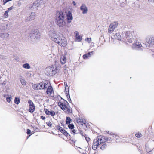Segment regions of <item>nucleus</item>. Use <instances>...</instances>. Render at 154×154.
I'll list each match as a JSON object with an SVG mask.
<instances>
[{
	"label": "nucleus",
	"mask_w": 154,
	"mask_h": 154,
	"mask_svg": "<svg viewBox=\"0 0 154 154\" xmlns=\"http://www.w3.org/2000/svg\"><path fill=\"white\" fill-rule=\"evenodd\" d=\"M111 136V138L113 139V140H115L116 142H118L119 141L118 140L119 138V137L118 136L116 135V134H113Z\"/></svg>",
	"instance_id": "23"
},
{
	"label": "nucleus",
	"mask_w": 154,
	"mask_h": 154,
	"mask_svg": "<svg viewBox=\"0 0 154 154\" xmlns=\"http://www.w3.org/2000/svg\"><path fill=\"white\" fill-rule=\"evenodd\" d=\"M91 56V53H88L84 55L83 56V59H86L88 58L89 57H90Z\"/></svg>",
	"instance_id": "28"
},
{
	"label": "nucleus",
	"mask_w": 154,
	"mask_h": 154,
	"mask_svg": "<svg viewBox=\"0 0 154 154\" xmlns=\"http://www.w3.org/2000/svg\"><path fill=\"white\" fill-rule=\"evenodd\" d=\"M86 140L87 141V142H88L89 141V140H90V139L88 137L87 135H85L84 136Z\"/></svg>",
	"instance_id": "41"
},
{
	"label": "nucleus",
	"mask_w": 154,
	"mask_h": 154,
	"mask_svg": "<svg viewBox=\"0 0 154 154\" xmlns=\"http://www.w3.org/2000/svg\"><path fill=\"white\" fill-rule=\"evenodd\" d=\"M148 1L150 2H154V0H148Z\"/></svg>",
	"instance_id": "53"
},
{
	"label": "nucleus",
	"mask_w": 154,
	"mask_h": 154,
	"mask_svg": "<svg viewBox=\"0 0 154 154\" xmlns=\"http://www.w3.org/2000/svg\"><path fill=\"white\" fill-rule=\"evenodd\" d=\"M58 104L61 109L64 111L65 113H69L72 112L71 109L68 105V103L67 101L59 102H58Z\"/></svg>",
	"instance_id": "4"
},
{
	"label": "nucleus",
	"mask_w": 154,
	"mask_h": 154,
	"mask_svg": "<svg viewBox=\"0 0 154 154\" xmlns=\"http://www.w3.org/2000/svg\"><path fill=\"white\" fill-rule=\"evenodd\" d=\"M11 0H3L4 4H5Z\"/></svg>",
	"instance_id": "45"
},
{
	"label": "nucleus",
	"mask_w": 154,
	"mask_h": 154,
	"mask_svg": "<svg viewBox=\"0 0 154 154\" xmlns=\"http://www.w3.org/2000/svg\"><path fill=\"white\" fill-rule=\"evenodd\" d=\"M48 35L50 38L56 42L60 39L61 34L59 32L52 30L49 31Z\"/></svg>",
	"instance_id": "5"
},
{
	"label": "nucleus",
	"mask_w": 154,
	"mask_h": 154,
	"mask_svg": "<svg viewBox=\"0 0 154 154\" xmlns=\"http://www.w3.org/2000/svg\"><path fill=\"white\" fill-rule=\"evenodd\" d=\"M64 84H65V86H67V84L66 83H64ZM65 87L66 88V87Z\"/></svg>",
	"instance_id": "51"
},
{
	"label": "nucleus",
	"mask_w": 154,
	"mask_h": 154,
	"mask_svg": "<svg viewBox=\"0 0 154 154\" xmlns=\"http://www.w3.org/2000/svg\"><path fill=\"white\" fill-rule=\"evenodd\" d=\"M57 129L66 136L67 137L68 136L69 134L62 127L58 126L57 127Z\"/></svg>",
	"instance_id": "17"
},
{
	"label": "nucleus",
	"mask_w": 154,
	"mask_h": 154,
	"mask_svg": "<svg viewBox=\"0 0 154 154\" xmlns=\"http://www.w3.org/2000/svg\"><path fill=\"white\" fill-rule=\"evenodd\" d=\"M40 6L45 4L46 3V0H37Z\"/></svg>",
	"instance_id": "27"
},
{
	"label": "nucleus",
	"mask_w": 154,
	"mask_h": 154,
	"mask_svg": "<svg viewBox=\"0 0 154 154\" xmlns=\"http://www.w3.org/2000/svg\"><path fill=\"white\" fill-rule=\"evenodd\" d=\"M13 7H11L10 8H8V10L7 11H8V12H9V11L13 9Z\"/></svg>",
	"instance_id": "44"
},
{
	"label": "nucleus",
	"mask_w": 154,
	"mask_h": 154,
	"mask_svg": "<svg viewBox=\"0 0 154 154\" xmlns=\"http://www.w3.org/2000/svg\"><path fill=\"white\" fill-rule=\"evenodd\" d=\"M8 11H5V13L4 14V17H5L7 18L8 17Z\"/></svg>",
	"instance_id": "36"
},
{
	"label": "nucleus",
	"mask_w": 154,
	"mask_h": 154,
	"mask_svg": "<svg viewBox=\"0 0 154 154\" xmlns=\"http://www.w3.org/2000/svg\"><path fill=\"white\" fill-rule=\"evenodd\" d=\"M147 42L149 44L154 45V37H150L147 38L146 40Z\"/></svg>",
	"instance_id": "21"
},
{
	"label": "nucleus",
	"mask_w": 154,
	"mask_h": 154,
	"mask_svg": "<svg viewBox=\"0 0 154 154\" xmlns=\"http://www.w3.org/2000/svg\"><path fill=\"white\" fill-rule=\"evenodd\" d=\"M35 12H31L26 18V20L27 21H30L34 20L35 17Z\"/></svg>",
	"instance_id": "12"
},
{
	"label": "nucleus",
	"mask_w": 154,
	"mask_h": 154,
	"mask_svg": "<svg viewBox=\"0 0 154 154\" xmlns=\"http://www.w3.org/2000/svg\"><path fill=\"white\" fill-rule=\"evenodd\" d=\"M11 96H10V97H6V100L7 101L8 103H9L10 102L11 100Z\"/></svg>",
	"instance_id": "39"
},
{
	"label": "nucleus",
	"mask_w": 154,
	"mask_h": 154,
	"mask_svg": "<svg viewBox=\"0 0 154 154\" xmlns=\"http://www.w3.org/2000/svg\"><path fill=\"white\" fill-rule=\"evenodd\" d=\"M43 83L41 82L40 83L34 84L33 85V88L35 89H43Z\"/></svg>",
	"instance_id": "15"
},
{
	"label": "nucleus",
	"mask_w": 154,
	"mask_h": 154,
	"mask_svg": "<svg viewBox=\"0 0 154 154\" xmlns=\"http://www.w3.org/2000/svg\"><path fill=\"white\" fill-rule=\"evenodd\" d=\"M19 80L21 83V84L23 86L26 85V82L23 79V78L22 77L20 78Z\"/></svg>",
	"instance_id": "22"
},
{
	"label": "nucleus",
	"mask_w": 154,
	"mask_h": 154,
	"mask_svg": "<svg viewBox=\"0 0 154 154\" xmlns=\"http://www.w3.org/2000/svg\"><path fill=\"white\" fill-rule=\"evenodd\" d=\"M41 117L42 118V119H45V117H43V116H41Z\"/></svg>",
	"instance_id": "52"
},
{
	"label": "nucleus",
	"mask_w": 154,
	"mask_h": 154,
	"mask_svg": "<svg viewBox=\"0 0 154 154\" xmlns=\"http://www.w3.org/2000/svg\"><path fill=\"white\" fill-rule=\"evenodd\" d=\"M67 53L65 52L64 54H62L60 56V61L62 64H64L66 63V59Z\"/></svg>",
	"instance_id": "11"
},
{
	"label": "nucleus",
	"mask_w": 154,
	"mask_h": 154,
	"mask_svg": "<svg viewBox=\"0 0 154 154\" xmlns=\"http://www.w3.org/2000/svg\"><path fill=\"white\" fill-rule=\"evenodd\" d=\"M73 20V17L71 13L69 11L66 15V20L67 23H70Z\"/></svg>",
	"instance_id": "14"
},
{
	"label": "nucleus",
	"mask_w": 154,
	"mask_h": 154,
	"mask_svg": "<svg viewBox=\"0 0 154 154\" xmlns=\"http://www.w3.org/2000/svg\"><path fill=\"white\" fill-rule=\"evenodd\" d=\"M66 65H65L64 66V70L65 72H66V71H68V68L67 67H66Z\"/></svg>",
	"instance_id": "42"
},
{
	"label": "nucleus",
	"mask_w": 154,
	"mask_h": 154,
	"mask_svg": "<svg viewBox=\"0 0 154 154\" xmlns=\"http://www.w3.org/2000/svg\"><path fill=\"white\" fill-rule=\"evenodd\" d=\"M56 114L55 112L53 111H51L50 112V115L52 116H54Z\"/></svg>",
	"instance_id": "35"
},
{
	"label": "nucleus",
	"mask_w": 154,
	"mask_h": 154,
	"mask_svg": "<svg viewBox=\"0 0 154 154\" xmlns=\"http://www.w3.org/2000/svg\"><path fill=\"white\" fill-rule=\"evenodd\" d=\"M79 134L82 135V136H83V134L82 132V131L81 130H79Z\"/></svg>",
	"instance_id": "47"
},
{
	"label": "nucleus",
	"mask_w": 154,
	"mask_h": 154,
	"mask_svg": "<svg viewBox=\"0 0 154 154\" xmlns=\"http://www.w3.org/2000/svg\"><path fill=\"white\" fill-rule=\"evenodd\" d=\"M132 47L134 48L140 49H141V47H142V46L140 42L137 41L133 44Z\"/></svg>",
	"instance_id": "13"
},
{
	"label": "nucleus",
	"mask_w": 154,
	"mask_h": 154,
	"mask_svg": "<svg viewBox=\"0 0 154 154\" xmlns=\"http://www.w3.org/2000/svg\"><path fill=\"white\" fill-rule=\"evenodd\" d=\"M107 139V137L103 136H99L97 137V138L94 140L92 146L93 149L95 150L99 145L105 142Z\"/></svg>",
	"instance_id": "3"
},
{
	"label": "nucleus",
	"mask_w": 154,
	"mask_h": 154,
	"mask_svg": "<svg viewBox=\"0 0 154 154\" xmlns=\"http://www.w3.org/2000/svg\"><path fill=\"white\" fill-rule=\"evenodd\" d=\"M20 101V99L19 97H16L14 100L15 103L17 105L19 104Z\"/></svg>",
	"instance_id": "25"
},
{
	"label": "nucleus",
	"mask_w": 154,
	"mask_h": 154,
	"mask_svg": "<svg viewBox=\"0 0 154 154\" xmlns=\"http://www.w3.org/2000/svg\"><path fill=\"white\" fill-rule=\"evenodd\" d=\"M56 42L57 43L63 47H65L67 45L66 40L64 37L61 38L60 37V39Z\"/></svg>",
	"instance_id": "9"
},
{
	"label": "nucleus",
	"mask_w": 154,
	"mask_h": 154,
	"mask_svg": "<svg viewBox=\"0 0 154 154\" xmlns=\"http://www.w3.org/2000/svg\"><path fill=\"white\" fill-rule=\"evenodd\" d=\"M85 41L88 42L89 43H90L91 42V38H87L85 39Z\"/></svg>",
	"instance_id": "34"
},
{
	"label": "nucleus",
	"mask_w": 154,
	"mask_h": 154,
	"mask_svg": "<svg viewBox=\"0 0 154 154\" xmlns=\"http://www.w3.org/2000/svg\"><path fill=\"white\" fill-rule=\"evenodd\" d=\"M80 10L82 11V13L83 14H86L88 12V8L86 5L82 4L80 8Z\"/></svg>",
	"instance_id": "16"
},
{
	"label": "nucleus",
	"mask_w": 154,
	"mask_h": 154,
	"mask_svg": "<svg viewBox=\"0 0 154 154\" xmlns=\"http://www.w3.org/2000/svg\"><path fill=\"white\" fill-rule=\"evenodd\" d=\"M51 86V85L50 82L48 81H46L44 83H43L42 86L43 89L47 88L48 87H49Z\"/></svg>",
	"instance_id": "19"
},
{
	"label": "nucleus",
	"mask_w": 154,
	"mask_h": 154,
	"mask_svg": "<svg viewBox=\"0 0 154 154\" xmlns=\"http://www.w3.org/2000/svg\"><path fill=\"white\" fill-rule=\"evenodd\" d=\"M135 135L138 138L141 137L142 136L141 134L139 133H136Z\"/></svg>",
	"instance_id": "33"
},
{
	"label": "nucleus",
	"mask_w": 154,
	"mask_h": 154,
	"mask_svg": "<svg viewBox=\"0 0 154 154\" xmlns=\"http://www.w3.org/2000/svg\"><path fill=\"white\" fill-rule=\"evenodd\" d=\"M33 3L34 5H35V6L37 8H38L40 6L39 5V3L37 2V0L35 2Z\"/></svg>",
	"instance_id": "38"
},
{
	"label": "nucleus",
	"mask_w": 154,
	"mask_h": 154,
	"mask_svg": "<svg viewBox=\"0 0 154 154\" xmlns=\"http://www.w3.org/2000/svg\"><path fill=\"white\" fill-rule=\"evenodd\" d=\"M82 154H86V153H83Z\"/></svg>",
	"instance_id": "54"
},
{
	"label": "nucleus",
	"mask_w": 154,
	"mask_h": 154,
	"mask_svg": "<svg viewBox=\"0 0 154 154\" xmlns=\"http://www.w3.org/2000/svg\"><path fill=\"white\" fill-rule=\"evenodd\" d=\"M29 36L32 39L38 40L40 37V33L37 30H35L32 31L29 34Z\"/></svg>",
	"instance_id": "7"
},
{
	"label": "nucleus",
	"mask_w": 154,
	"mask_h": 154,
	"mask_svg": "<svg viewBox=\"0 0 154 154\" xmlns=\"http://www.w3.org/2000/svg\"><path fill=\"white\" fill-rule=\"evenodd\" d=\"M25 69H29L30 68V65L28 63L23 64L22 66Z\"/></svg>",
	"instance_id": "26"
},
{
	"label": "nucleus",
	"mask_w": 154,
	"mask_h": 154,
	"mask_svg": "<svg viewBox=\"0 0 154 154\" xmlns=\"http://www.w3.org/2000/svg\"><path fill=\"white\" fill-rule=\"evenodd\" d=\"M77 131H76L75 130L73 129L71 131V132L72 134H77L78 133L77 132Z\"/></svg>",
	"instance_id": "40"
},
{
	"label": "nucleus",
	"mask_w": 154,
	"mask_h": 154,
	"mask_svg": "<svg viewBox=\"0 0 154 154\" xmlns=\"http://www.w3.org/2000/svg\"><path fill=\"white\" fill-rule=\"evenodd\" d=\"M32 5V6H31V7L30 8V9L31 10H36L38 8L37 7H36L35 6V5H34L33 3V4Z\"/></svg>",
	"instance_id": "30"
},
{
	"label": "nucleus",
	"mask_w": 154,
	"mask_h": 154,
	"mask_svg": "<svg viewBox=\"0 0 154 154\" xmlns=\"http://www.w3.org/2000/svg\"><path fill=\"white\" fill-rule=\"evenodd\" d=\"M56 23L59 27H62L65 26L66 23L64 19L65 14L62 12H57L56 14Z\"/></svg>",
	"instance_id": "2"
},
{
	"label": "nucleus",
	"mask_w": 154,
	"mask_h": 154,
	"mask_svg": "<svg viewBox=\"0 0 154 154\" xmlns=\"http://www.w3.org/2000/svg\"><path fill=\"white\" fill-rule=\"evenodd\" d=\"M122 34L123 35L121 36L119 32L116 33L113 36V38L118 40H121L122 37L123 38L124 40H127L129 43L133 42V32L126 31L124 32V33Z\"/></svg>",
	"instance_id": "1"
},
{
	"label": "nucleus",
	"mask_w": 154,
	"mask_h": 154,
	"mask_svg": "<svg viewBox=\"0 0 154 154\" xmlns=\"http://www.w3.org/2000/svg\"><path fill=\"white\" fill-rule=\"evenodd\" d=\"M47 124L48 126H50L51 125V122H48L47 123Z\"/></svg>",
	"instance_id": "46"
},
{
	"label": "nucleus",
	"mask_w": 154,
	"mask_h": 154,
	"mask_svg": "<svg viewBox=\"0 0 154 154\" xmlns=\"http://www.w3.org/2000/svg\"><path fill=\"white\" fill-rule=\"evenodd\" d=\"M73 3L74 6H75L76 5V3L74 1H73Z\"/></svg>",
	"instance_id": "50"
},
{
	"label": "nucleus",
	"mask_w": 154,
	"mask_h": 154,
	"mask_svg": "<svg viewBox=\"0 0 154 154\" xmlns=\"http://www.w3.org/2000/svg\"><path fill=\"white\" fill-rule=\"evenodd\" d=\"M46 93L48 95H51L52 93H53V88L51 86L47 88Z\"/></svg>",
	"instance_id": "20"
},
{
	"label": "nucleus",
	"mask_w": 154,
	"mask_h": 154,
	"mask_svg": "<svg viewBox=\"0 0 154 154\" xmlns=\"http://www.w3.org/2000/svg\"><path fill=\"white\" fill-rule=\"evenodd\" d=\"M58 69L55 66L47 67L45 70V74L48 76H52L57 73Z\"/></svg>",
	"instance_id": "6"
},
{
	"label": "nucleus",
	"mask_w": 154,
	"mask_h": 154,
	"mask_svg": "<svg viewBox=\"0 0 154 154\" xmlns=\"http://www.w3.org/2000/svg\"><path fill=\"white\" fill-rule=\"evenodd\" d=\"M118 25V23L117 22H113L110 24L108 29V32L109 33H112L116 28Z\"/></svg>",
	"instance_id": "8"
},
{
	"label": "nucleus",
	"mask_w": 154,
	"mask_h": 154,
	"mask_svg": "<svg viewBox=\"0 0 154 154\" xmlns=\"http://www.w3.org/2000/svg\"><path fill=\"white\" fill-rule=\"evenodd\" d=\"M88 53H91V55H93L94 54V52L93 51H92L91 52H89Z\"/></svg>",
	"instance_id": "49"
},
{
	"label": "nucleus",
	"mask_w": 154,
	"mask_h": 154,
	"mask_svg": "<svg viewBox=\"0 0 154 154\" xmlns=\"http://www.w3.org/2000/svg\"><path fill=\"white\" fill-rule=\"evenodd\" d=\"M31 131L29 129H27V134H29L31 133Z\"/></svg>",
	"instance_id": "43"
},
{
	"label": "nucleus",
	"mask_w": 154,
	"mask_h": 154,
	"mask_svg": "<svg viewBox=\"0 0 154 154\" xmlns=\"http://www.w3.org/2000/svg\"><path fill=\"white\" fill-rule=\"evenodd\" d=\"M9 36V34L7 33H5L3 34H0V37L2 38H7Z\"/></svg>",
	"instance_id": "24"
},
{
	"label": "nucleus",
	"mask_w": 154,
	"mask_h": 154,
	"mask_svg": "<svg viewBox=\"0 0 154 154\" xmlns=\"http://www.w3.org/2000/svg\"><path fill=\"white\" fill-rule=\"evenodd\" d=\"M45 113L47 115H50V111H49L47 109H44Z\"/></svg>",
	"instance_id": "37"
},
{
	"label": "nucleus",
	"mask_w": 154,
	"mask_h": 154,
	"mask_svg": "<svg viewBox=\"0 0 154 154\" xmlns=\"http://www.w3.org/2000/svg\"><path fill=\"white\" fill-rule=\"evenodd\" d=\"M88 53H91V55H93L94 54V52L93 51H92L91 52H89Z\"/></svg>",
	"instance_id": "48"
},
{
	"label": "nucleus",
	"mask_w": 154,
	"mask_h": 154,
	"mask_svg": "<svg viewBox=\"0 0 154 154\" xmlns=\"http://www.w3.org/2000/svg\"><path fill=\"white\" fill-rule=\"evenodd\" d=\"M75 35V39L78 42L82 40V37L81 36L79 35V33L77 31H75L74 32Z\"/></svg>",
	"instance_id": "18"
},
{
	"label": "nucleus",
	"mask_w": 154,
	"mask_h": 154,
	"mask_svg": "<svg viewBox=\"0 0 154 154\" xmlns=\"http://www.w3.org/2000/svg\"><path fill=\"white\" fill-rule=\"evenodd\" d=\"M28 103L29 104V112L31 113H33L35 110V107L33 102L30 100H29Z\"/></svg>",
	"instance_id": "10"
},
{
	"label": "nucleus",
	"mask_w": 154,
	"mask_h": 154,
	"mask_svg": "<svg viewBox=\"0 0 154 154\" xmlns=\"http://www.w3.org/2000/svg\"><path fill=\"white\" fill-rule=\"evenodd\" d=\"M72 120L69 117H67L66 118V122L67 124H69L70 123Z\"/></svg>",
	"instance_id": "29"
},
{
	"label": "nucleus",
	"mask_w": 154,
	"mask_h": 154,
	"mask_svg": "<svg viewBox=\"0 0 154 154\" xmlns=\"http://www.w3.org/2000/svg\"><path fill=\"white\" fill-rule=\"evenodd\" d=\"M106 146L107 145L106 143H104L103 145L101 146L100 149L102 150H103L106 148Z\"/></svg>",
	"instance_id": "31"
},
{
	"label": "nucleus",
	"mask_w": 154,
	"mask_h": 154,
	"mask_svg": "<svg viewBox=\"0 0 154 154\" xmlns=\"http://www.w3.org/2000/svg\"><path fill=\"white\" fill-rule=\"evenodd\" d=\"M68 127L71 129H73L74 128V125L73 124H69L68 125Z\"/></svg>",
	"instance_id": "32"
}]
</instances>
